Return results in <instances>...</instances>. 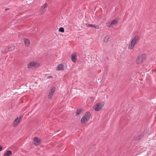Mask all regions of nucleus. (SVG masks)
<instances>
[{"label":"nucleus","instance_id":"nucleus-1","mask_svg":"<svg viewBox=\"0 0 156 156\" xmlns=\"http://www.w3.org/2000/svg\"><path fill=\"white\" fill-rule=\"evenodd\" d=\"M139 39V37L138 35L135 36L131 41L130 44L129 45L128 48L130 49H133L135 45L138 42Z\"/></svg>","mask_w":156,"mask_h":156},{"label":"nucleus","instance_id":"nucleus-2","mask_svg":"<svg viewBox=\"0 0 156 156\" xmlns=\"http://www.w3.org/2000/svg\"><path fill=\"white\" fill-rule=\"evenodd\" d=\"M90 114L89 112H87L81 119L80 122L82 124H85L90 118Z\"/></svg>","mask_w":156,"mask_h":156},{"label":"nucleus","instance_id":"nucleus-3","mask_svg":"<svg viewBox=\"0 0 156 156\" xmlns=\"http://www.w3.org/2000/svg\"><path fill=\"white\" fill-rule=\"evenodd\" d=\"M146 58V55L144 54H143L139 56L137 58L136 62L137 64L141 63L142 62L144 61Z\"/></svg>","mask_w":156,"mask_h":156},{"label":"nucleus","instance_id":"nucleus-4","mask_svg":"<svg viewBox=\"0 0 156 156\" xmlns=\"http://www.w3.org/2000/svg\"><path fill=\"white\" fill-rule=\"evenodd\" d=\"M104 105V102H100L97 104L94 108L95 110L99 111L101 109Z\"/></svg>","mask_w":156,"mask_h":156},{"label":"nucleus","instance_id":"nucleus-5","mask_svg":"<svg viewBox=\"0 0 156 156\" xmlns=\"http://www.w3.org/2000/svg\"><path fill=\"white\" fill-rule=\"evenodd\" d=\"M66 67V64L62 63L58 64L56 67V69L58 71H61L64 70Z\"/></svg>","mask_w":156,"mask_h":156},{"label":"nucleus","instance_id":"nucleus-6","mask_svg":"<svg viewBox=\"0 0 156 156\" xmlns=\"http://www.w3.org/2000/svg\"><path fill=\"white\" fill-rule=\"evenodd\" d=\"M22 118V116H20L19 117L16 118L12 124V126L13 127H15L17 126L18 124L20 122L21 119Z\"/></svg>","mask_w":156,"mask_h":156},{"label":"nucleus","instance_id":"nucleus-7","mask_svg":"<svg viewBox=\"0 0 156 156\" xmlns=\"http://www.w3.org/2000/svg\"><path fill=\"white\" fill-rule=\"evenodd\" d=\"M118 22V19H115L113 20L111 23H109L107 25V27H112L114 25L116 24Z\"/></svg>","mask_w":156,"mask_h":156},{"label":"nucleus","instance_id":"nucleus-8","mask_svg":"<svg viewBox=\"0 0 156 156\" xmlns=\"http://www.w3.org/2000/svg\"><path fill=\"white\" fill-rule=\"evenodd\" d=\"M33 141L34 144L35 146L41 144V140L37 137H35L34 138Z\"/></svg>","mask_w":156,"mask_h":156},{"label":"nucleus","instance_id":"nucleus-9","mask_svg":"<svg viewBox=\"0 0 156 156\" xmlns=\"http://www.w3.org/2000/svg\"><path fill=\"white\" fill-rule=\"evenodd\" d=\"M55 90V89L54 87H52L50 89L48 97L49 99H51L52 97L54 94Z\"/></svg>","mask_w":156,"mask_h":156},{"label":"nucleus","instance_id":"nucleus-10","mask_svg":"<svg viewBox=\"0 0 156 156\" xmlns=\"http://www.w3.org/2000/svg\"><path fill=\"white\" fill-rule=\"evenodd\" d=\"M36 62H31L28 64L27 68L28 69L34 68L36 66Z\"/></svg>","mask_w":156,"mask_h":156},{"label":"nucleus","instance_id":"nucleus-11","mask_svg":"<svg viewBox=\"0 0 156 156\" xmlns=\"http://www.w3.org/2000/svg\"><path fill=\"white\" fill-rule=\"evenodd\" d=\"M24 44L26 46H28L29 45L30 41L29 40L26 38H23Z\"/></svg>","mask_w":156,"mask_h":156},{"label":"nucleus","instance_id":"nucleus-12","mask_svg":"<svg viewBox=\"0 0 156 156\" xmlns=\"http://www.w3.org/2000/svg\"><path fill=\"white\" fill-rule=\"evenodd\" d=\"M12 154V152L11 151L8 150L5 152L3 156H9L11 155Z\"/></svg>","mask_w":156,"mask_h":156},{"label":"nucleus","instance_id":"nucleus-13","mask_svg":"<svg viewBox=\"0 0 156 156\" xmlns=\"http://www.w3.org/2000/svg\"><path fill=\"white\" fill-rule=\"evenodd\" d=\"M110 37V36L109 35L106 36L103 39L104 42L107 43Z\"/></svg>","mask_w":156,"mask_h":156},{"label":"nucleus","instance_id":"nucleus-14","mask_svg":"<svg viewBox=\"0 0 156 156\" xmlns=\"http://www.w3.org/2000/svg\"><path fill=\"white\" fill-rule=\"evenodd\" d=\"M71 60L73 62H75L76 61V55H71Z\"/></svg>","mask_w":156,"mask_h":156},{"label":"nucleus","instance_id":"nucleus-15","mask_svg":"<svg viewBox=\"0 0 156 156\" xmlns=\"http://www.w3.org/2000/svg\"><path fill=\"white\" fill-rule=\"evenodd\" d=\"M83 110L82 109H77L75 113L76 115H77L82 113Z\"/></svg>","mask_w":156,"mask_h":156},{"label":"nucleus","instance_id":"nucleus-16","mask_svg":"<svg viewBox=\"0 0 156 156\" xmlns=\"http://www.w3.org/2000/svg\"><path fill=\"white\" fill-rule=\"evenodd\" d=\"M58 31L60 32L63 33L64 31V29L63 27H61L59 29Z\"/></svg>","mask_w":156,"mask_h":156},{"label":"nucleus","instance_id":"nucleus-17","mask_svg":"<svg viewBox=\"0 0 156 156\" xmlns=\"http://www.w3.org/2000/svg\"><path fill=\"white\" fill-rule=\"evenodd\" d=\"M86 26L89 27H94V25L92 24H86Z\"/></svg>","mask_w":156,"mask_h":156},{"label":"nucleus","instance_id":"nucleus-18","mask_svg":"<svg viewBox=\"0 0 156 156\" xmlns=\"http://www.w3.org/2000/svg\"><path fill=\"white\" fill-rule=\"evenodd\" d=\"M144 133H143L142 134L140 135L139 136L138 138L137 139H137H136V140H139V139H140L144 136Z\"/></svg>","mask_w":156,"mask_h":156},{"label":"nucleus","instance_id":"nucleus-19","mask_svg":"<svg viewBox=\"0 0 156 156\" xmlns=\"http://www.w3.org/2000/svg\"><path fill=\"white\" fill-rule=\"evenodd\" d=\"M47 6V3H45L44 4V5H43V7H42V9L43 10H45V8Z\"/></svg>","mask_w":156,"mask_h":156},{"label":"nucleus","instance_id":"nucleus-20","mask_svg":"<svg viewBox=\"0 0 156 156\" xmlns=\"http://www.w3.org/2000/svg\"><path fill=\"white\" fill-rule=\"evenodd\" d=\"M45 10H43L42 9L41 11H40V14L41 15V14H43L44 12H45Z\"/></svg>","mask_w":156,"mask_h":156},{"label":"nucleus","instance_id":"nucleus-21","mask_svg":"<svg viewBox=\"0 0 156 156\" xmlns=\"http://www.w3.org/2000/svg\"><path fill=\"white\" fill-rule=\"evenodd\" d=\"M94 27H95V28L97 29H99V27L98 26H94Z\"/></svg>","mask_w":156,"mask_h":156},{"label":"nucleus","instance_id":"nucleus-22","mask_svg":"<svg viewBox=\"0 0 156 156\" xmlns=\"http://www.w3.org/2000/svg\"><path fill=\"white\" fill-rule=\"evenodd\" d=\"M2 150V146H0V151Z\"/></svg>","mask_w":156,"mask_h":156},{"label":"nucleus","instance_id":"nucleus-23","mask_svg":"<svg viewBox=\"0 0 156 156\" xmlns=\"http://www.w3.org/2000/svg\"><path fill=\"white\" fill-rule=\"evenodd\" d=\"M52 78V77L51 76H49L48 77V79H49V78Z\"/></svg>","mask_w":156,"mask_h":156},{"label":"nucleus","instance_id":"nucleus-24","mask_svg":"<svg viewBox=\"0 0 156 156\" xmlns=\"http://www.w3.org/2000/svg\"><path fill=\"white\" fill-rule=\"evenodd\" d=\"M8 9H6L5 10H7Z\"/></svg>","mask_w":156,"mask_h":156},{"label":"nucleus","instance_id":"nucleus-25","mask_svg":"<svg viewBox=\"0 0 156 156\" xmlns=\"http://www.w3.org/2000/svg\"><path fill=\"white\" fill-rule=\"evenodd\" d=\"M14 50V47H13V49Z\"/></svg>","mask_w":156,"mask_h":156}]
</instances>
